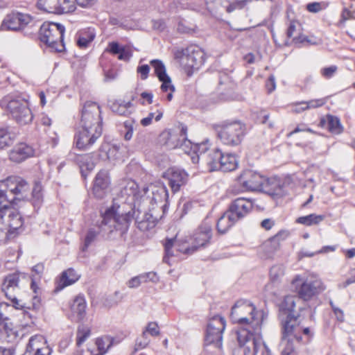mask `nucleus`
<instances>
[{
  "label": "nucleus",
  "instance_id": "46",
  "mask_svg": "<svg viewBox=\"0 0 355 355\" xmlns=\"http://www.w3.org/2000/svg\"><path fill=\"white\" fill-rule=\"evenodd\" d=\"M12 144V139L8 130L5 128H0V149Z\"/></svg>",
  "mask_w": 355,
  "mask_h": 355
},
{
  "label": "nucleus",
  "instance_id": "51",
  "mask_svg": "<svg viewBox=\"0 0 355 355\" xmlns=\"http://www.w3.org/2000/svg\"><path fill=\"white\" fill-rule=\"evenodd\" d=\"M337 70L338 67L336 65H331L322 69L320 73L324 78L329 79L334 76Z\"/></svg>",
  "mask_w": 355,
  "mask_h": 355
},
{
  "label": "nucleus",
  "instance_id": "7",
  "mask_svg": "<svg viewBox=\"0 0 355 355\" xmlns=\"http://www.w3.org/2000/svg\"><path fill=\"white\" fill-rule=\"evenodd\" d=\"M1 106L5 107L13 119L20 125L28 124L33 119L28 102L19 97L3 100Z\"/></svg>",
  "mask_w": 355,
  "mask_h": 355
},
{
  "label": "nucleus",
  "instance_id": "10",
  "mask_svg": "<svg viewBox=\"0 0 355 355\" xmlns=\"http://www.w3.org/2000/svg\"><path fill=\"white\" fill-rule=\"evenodd\" d=\"M6 189L0 190V200L3 203H15V200L19 198L16 196L26 193L29 189L28 182L20 177H9L6 181Z\"/></svg>",
  "mask_w": 355,
  "mask_h": 355
},
{
  "label": "nucleus",
  "instance_id": "21",
  "mask_svg": "<svg viewBox=\"0 0 355 355\" xmlns=\"http://www.w3.org/2000/svg\"><path fill=\"white\" fill-rule=\"evenodd\" d=\"M130 211H131L130 214L132 216L131 221L135 218L137 227L141 231L145 232L154 228L158 221L157 217L155 216L153 213L146 212L141 216H139L140 211L139 210L135 211L131 206H130V210L128 212ZM122 211L124 213L123 211ZM125 213H127V211H125Z\"/></svg>",
  "mask_w": 355,
  "mask_h": 355
},
{
  "label": "nucleus",
  "instance_id": "6",
  "mask_svg": "<svg viewBox=\"0 0 355 355\" xmlns=\"http://www.w3.org/2000/svg\"><path fill=\"white\" fill-rule=\"evenodd\" d=\"M225 327V320L218 315L211 318L207 323L205 345L207 347L210 346L216 348L218 354H221L223 332Z\"/></svg>",
  "mask_w": 355,
  "mask_h": 355
},
{
  "label": "nucleus",
  "instance_id": "11",
  "mask_svg": "<svg viewBox=\"0 0 355 355\" xmlns=\"http://www.w3.org/2000/svg\"><path fill=\"white\" fill-rule=\"evenodd\" d=\"M22 225L23 220L19 213L11 207V204L3 203L0 200V228L13 233Z\"/></svg>",
  "mask_w": 355,
  "mask_h": 355
},
{
  "label": "nucleus",
  "instance_id": "34",
  "mask_svg": "<svg viewBox=\"0 0 355 355\" xmlns=\"http://www.w3.org/2000/svg\"><path fill=\"white\" fill-rule=\"evenodd\" d=\"M326 124L327 128L332 134L340 135L343 132V127L337 116L327 114L326 119L320 120L321 126L324 127Z\"/></svg>",
  "mask_w": 355,
  "mask_h": 355
},
{
  "label": "nucleus",
  "instance_id": "57",
  "mask_svg": "<svg viewBox=\"0 0 355 355\" xmlns=\"http://www.w3.org/2000/svg\"><path fill=\"white\" fill-rule=\"evenodd\" d=\"M322 9V3L319 2H312L306 5V10L313 13L320 12Z\"/></svg>",
  "mask_w": 355,
  "mask_h": 355
},
{
  "label": "nucleus",
  "instance_id": "53",
  "mask_svg": "<svg viewBox=\"0 0 355 355\" xmlns=\"http://www.w3.org/2000/svg\"><path fill=\"white\" fill-rule=\"evenodd\" d=\"M259 343H257V346L255 349V354L257 352L261 349L262 355H271V352L268 346L263 342L261 333L260 334V337L259 338Z\"/></svg>",
  "mask_w": 355,
  "mask_h": 355
},
{
  "label": "nucleus",
  "instance_id": "12",
  "mask_svg": "<svg viewBox=\"0 0 355 355\" xmlns=\"http://www.w3.org/2000/svg\"><path fill=\"white\" fill-rule=\"evenodd\" d=\"M281 324L291 326V334L297 343H307L313 336V333L309 327H304L301 325L300 314H289L284 320H282Z\"/></svg>",
  "mask_w": 355,
  "mask_h": 355
},
{
  "label": "nucleus",
  "instance_id": "24",
  "mask_svg": "<svg viewBox=\"0 0 355 355\" xmlns=\"http://www.w3.org/2000/svg\"><path fill=\"white\" fill-rule=\"evenodd\" d=\"M110 181L106 170L100 171L96 175L92 191L96 198L101 199L105 195Z\"/></svg>",
  "mask_w": 355,
  "mask_h": 355
},
{
  "label": "nucleus",
  "instance_id": "22",
  "mask_svg": "<svg viewBox=\"0 0 355 355\" xmlns=\"http://www.w3.org/2000/svg\"><path fill=\"white\" fill-rule=\"evenodd\" d=\"M177 245L178 251L184 254H191L195 252V250L192 248V245L190 240L184 241L182 243H178L175 239H166L164 243L165 255L163 258V261L170 264L169 258L173 256L172 248L174 244Z\"/></svg>",
  "mask_w": 355,
  "mask_h": 355
},
{
  "label": "nucleus",
  "instance_id": "64",
  "mask_svg": "<svg viewBox=\"0 0 355 355\" xmlns=\"http://www.w3.org/2000/svg\"><path fill=\"white\" fill-rule=\"evenodd\" d=\"M306 130V125L304 123L298 125L293 131L288 133L287 137H291L293 135L300 132H305Z\"/></svg>",
  "mask_w": 355,
  "mask_h": 355
},
{
  "label": "nucleus",
  "instance_id": "48",
  "mask_svg": "<svg viewBox=\"0 0 355 355\" xmlns=\"http://www.w3.org/2000/svg\"><path fill=\"white\" fill-rule=\"evenodd\" d=\"M326 103L325 99H313L309 101H302L299 105H305V108L311 109L322 106Z\"/></svg>",
  "mask_w": 355,
  "mask_h": 355
},
{
  "label": "nucleus",
  "instance_id": "35",
  "mask_svg": "<svg viewBox=\"0 0 355 355\" xmlns=\"http://www.w3.org/2000/svg\"><path fill=\"white\" fill-rule=\"evenodd\" d=\"M237 220L231 214V213L227 210L223 214V215L218 219L216 223V228L220 234L226 233L236 223Z\"/></svg>",
  "mask_w": 355,
  "mask_h": 355
},
{
  "label": "nucleus",
  "instance_id": "43",
  "mask_svg": "<svg viewBox=\"0 0 355 355\" xmlns=\"http://www.w3.org/2000/svg\"><path fill=\"white\" fill-rule=\"evenodd\" d=\"M90 329L83 324L78 327L76 332V345L80 346L90 336Z\"/></svg>",
  "mask_w": 355,
  "mask_h": 355
},
{
  "label": "nucleus",
  "instance_id": "37",
  "mask_svg": "<svg viewBox=\"0 0 355 355\" xmlns=\"http://www.w3.org/2000/svg\"><path fill=\"white\" fill-rule=\"evenodd\" d=\"M45 338L40 334H36L29 338L24 353L22 355H33L45 343Z\"/></svg>",
  "mask_w": 355,
  "mask_h": 355
},
{
  "label": "nucleus",
  "instance_id": "47",
  "mask_svg": "<svg viewBox=\"0 0 355 355\" xmlns=\"http://www.w3.org/2000/svg\"><path fill=\"white\" fill-rule=\"evenodd\" d=\"M149 343H150V339L148 338V334L146 333V331H143L141 337L138 338L136 340L135 352H136L139 349H144L145 347H146L148 346Z\"/></svg>",
  "mask_w": 355,
  "mask_h": 355
},
{
  "label": "nucleus",
  "instance_id": "5",
  "mask_svg": "<svg viewBox=\"0 0 355 355\" xmlns=\"http://www.w3.org/2000/svg\"><path fill=\"white\" fill-rule=\"evenodd\" d=\"M217 131L218 137L225 145L236 146L241 144L245 135L246 126L239 121L223 122Z\"/></svg>",
  "mask_w": 355,
  "mask_h": 355
},
{
  "label": "nucleus",
  "instance_id": "27",
  "mask_svg": "<svg viewBox=\"0 0 355 355\" xmlns=\"http://www.w3.org/2000/svg\"><path fill=\"white\" fill-rule=\"evenodd\" d=\"M19 275L15 273L10 274L4 278L1 285V291L7 299H15L19 291Z\"/></svg>",
  "mask_w": 355,
  "mask_h": 355
},
{
  "label": "nucleus",
  "instance_id": "29",
  "mask_svg": "<svg viewBox=\"0 0 355 355\" xmlns=\"http://www.w3.org/2000/svg\"><path fill=\"white\" fill-rule=\"evenodd\" d=\"M285 266L283 264H276L271 267L269 272L270 282L266 286L267 290H271L272 293H275V288L281 286L285 275Z\"/></svg>",
  "mask_w": 355,
  "mask_h": 355
},
{
  "label": "nucleus",
  "instance_id": "26",
  "mask_svg": "<svg viewBox=\"0 0 355 355\" xmlns=\"http://www.w3.org/2000/svg\"><path fill=\"white\" fill-rule=\"evenodd\" d=\"M35 155V149L25 143H20L10 151L9 158L12 162L20 163Z\"/></svg>",
  "mask_w": 355,
  "mask_h": 355
},
{
  "label": "nucleus",
  "instance_id": "17",
  "mask_svg": "<svg viewBox=\"0 0 355 355\" xmlns=\"http://www.w3.org/2000/svg\"><path fill=\"white\" fill-rule=\"evenodd\" d=\"M212 237L211 225L207 220L203 221L190 237L192 248L195 251L205 247Z\"/></svg>",
  "mask_w": 355,
  "mask_h": 355
},
{
  "label": "nucleus",
  "instance_id": "49",
  "mask_svg": "<svg viewBox=\"0 0 355 355\" xmlns=\"http://www.w3.org/2000/svg\"><path fill=\"white\" fill-rule=\"evenodd\" d=\"M0 327L3 329L7 334L12 333L13 330V324L8 318H3L0 314Z\"/></svg>",
  "mask_w": 355,
  "mask_h": 355
},
{
  "label": "nucleus",
  "instance_id": "8",
  "mask_svg": "<svg viewBox=\"0 0 355 355\" xmlns=\"http://www.w3.org/2000/svg\"><path fill=\"white\" fill-rule=\"evenodd\" d=\"M205 52L197 46H189L186 49L177 50L174 58L182 66L187 69H198L205 61Z\"/></svg>",
  "mask_w": 355,
  "mask_h": 355
},
{
  "label": "nucleus",
  "instance_id": "25",
  "mask_svg": "<svg viewBox=\"0 0 355 355\" xmlns=\"http://www.w3.org/2000/svg\"><path fill=\"white\" fill-rule=\"evenodd\" d=\"M289 234L290 233L288 230H281L274 236L266 241L263 243L261 248L265 252L266 257H271L279 248L281 242L286 240Z\"/></svg>",
  "mask_w": 355,
  "mask_h": 355
},
{
  "label": "nucleus",
  "instance_id": "56",
  "mask_svg": "<svg viewBox=\"0 0 355 355\" xmlns=\"http://www.w3.org/2000/svg\"><path fill=\"white\" fill-rule=\"evenodd\" d=\"M137 71L140 74L141 78L142 80H146L150 71V67L148 64H142L138 66L137 68Z\"/></svg>",
  "mask_w": 355,
  "mask_h": 355
},
{
  "label": "nucleus",
  "instance_id": "39",
  "mask_svg": "<svg viewBox=\"0 0 355 355\" xmlns=\"http://www.w3.org/2000/svg\"><path fill=\"white\" fill-rule=\"evenodd\" d=\"M300 298L294 295H287L279 306V311L286 314V317L289 314H294L296 303L299 302Z\"/></svg>",
  "mask_w": 355,
  "mask_h": 355
},
{
  "label": "nucleus",
  "instance_id": "18",
  "mask_svg": "<svg viewBox=\"0 0 355 355\" xmlns=\"http://www.w3.org/2000/svg\"><path fill=\"white\" fill-rule=\"evenodd\" d=\"M162 177L167 181L173 193L178 192L180 188L187 184L188 180L187 173L175 167L168 168L163 173Z\"/></svg>",
  "mask_w": 355,
  "mask_h": 355
},
{
  "label": "nucleus",
  "instance_id": "52",
  "mask_svg": "<svg viewBox=\"0 0 355 355\" xmlns=\"http://www.w3.org/2000/svg\"><path fill=\"white\" fill-rule=\"evenodd\" d=\"M208 150L207 144V143H201L200 144H196L193 146V152L195 153L199 154L201 156V159L202 160V156H206Z\"/></svg>",
  "mask_w": 355,
  "mask_h": 355
},
{
  "label": "nucleus",
  "instance_id": "61",
  "mask_svg": "<svg viewBox=\"0 0 355 355\" xmlns=\"http://www.w3.org/2000/svg\"><path fill=\"white\" fill-rule=\"evenodd\" d=\"M355 17L353 15V12H351L348 8H345L343 10L341 14V21H345L349 19H354Z\"/></svg>",
  "mask_w": 355,
  "mask_h": 355
},
{
  "label": "nucleus",
  "instance_id": "62",
  "mask_svg": "<svg viewBox=\"0 0 355 355\" xmlns=\"http://www.w3.org/2000/svg\"><path fill=\"white\" fill-rule=\"evenodd\" d=\"M275 225V221L270 218H266L261 223L262 228L269 230Z\"/></svg>",
  "mask_w": 355,
  "mask_h": 355
},
{
  "label": "nucleus",
  "instance_id": "20",
  "mask_svg": "<svg viewBox=\"0 0 355 355\" xmlns=\"http://www.w3.org/2000/svg\"><path fill=\"white\" fill-rule=\"evenodd\" d=\"M102 131L91 130L87 128H78L74 137L76 148L80 150H87L101 137Z\"/></svg>",
  "mask_w": 355,
  "mask_h": 355
},
{
  "label": "nucleus",
  "instance_id": "15",
  "mask_svg": "<svg viewBox=\"0 0 355 355\" xmlns=\"http://www.w3.org/2000/svg\"><path fill=\"white\" fill-rule=\"evenodd\" d=\"M33 21V17L22 12H12L4 18L1 28L3 31H17L23 29Z\"/></svg>",
  "mask_w": 355,
  "mask_h": 355
},
{
  "label": "nucleus",
  "instance_id": "38",
  "mask_svg": "<svg viewBox=\"0 0 355 355\" xmlns=\"http://www.w3.org/2000/svg\"><path fill=\"white\" fill-rule=\"evenodd\" d=\"M132 105L130 101L125 103L119 100L112 102L110 107L113 112L119 115L128 116L132 112L130 108H132Z\"/></svg>",
  "mask_w": 355,
  "mask_h": 355
},
{
  "label": "nucleus",
  "instance_id": "58",
  "mask_svg": "<svg viewBox=\"0 0 355 355\" xmlns=\"http://www.w3.org/2000/svg\"><path fill=\"white\" fill-rule=\"evenodd\" d=\"M153 28L159 31H163L165 30L166 25L163 19L153 20Z\"/></svg>",
  "mask_w": 355,
  "mask_h": 355
},
{
  "label": "nucleus",
  "instance_id": "63",
  "mask_svg": "<svg viewBox=\"0 0 355 355\" xmlns=\"http://www.w3.org/2000/svg\"><path fill=\"white\" fill-rule=\"evenodd\" d=\"M118 55V58L119 60L125 61L128 60L132 56L131 53L129 51L126 50L124 47L122 49V50Z\"/></svg>",
  "mask_w": 355,
  "mask_h": 355
},
{
  "label": "nucleus",
  "instance_id": "36",
  "mask_svg": "<svg viewBox=\"0 0 355 355\" xmlns=\"http://www.w3.org/2000/svg\"><path fill=\"white\" fill-rule=\"evenodd\" d=\"M219 170L230 172L235 170L238 166V161L235 155L223 153L221 161L219 164Z\"/></svg>",
  "mask_w": 355,
  "mask_h": 355
},
{
  "label": "nucleus",
  "instance_id": "23",
  "mask_svg": "<svg viewBox=\"0 0 355 355\" xmlns=\"http://www.w3.org/2000/svg\"><path fill=\"white\" fill-rule=\"evenodd\" d=\"M291 326L282 324L281 355H296L294 345L295 338L291 334Z\"/></svg>",
  "mask_w": 355,
  "mask_h": 355
},
{
  "label": "nucleus",
  "instance_id": "50",
  "mask_svg": "<svg viewBox=\"0 0 355 355\" xmlns=\"http://www.w3.org/2000/svg\"><path fill=\"white\" fill-rule=\"evenodd\" d=\"M133 123L134 121L127 120L124 122V128L125 129V132L124 135V139L126 141H129L132 139L133 135Z\"/></svg>",
  "mask_w": 355,
  "mask_h": 355
},
{
  "label": "nucleus",
  "instance_id": "54",
  "mask_svg": "<svg viewBox=\"0 0 355 355\" xmlns=\"http://www.w3.org/2000/svg\"><path fill=\"white\" fill-rule=\"evenodd\" d=\"M144 331L148 334H150L152 336H156L159 334V330L158 328V325L155 322H149L146 329Z\"/></svg>",
  "mask_w": 355,
  "mask_h": 355
},
{
  "label": "nucleus",
  "instance_id": "59",
  "mask_svg": "<svg viewBox=\"0 0 355 355\" xmlns=\"http://www.w3.org/2000/svg\"><path fill=\"white\" fill-rule=\"evenodd\" d=\"M110 51L114 54L116 55L120 53L123 46H121L118 42H112L109 44Z\"/></svg>",
  "mask_w": 355,
  "mask_h": 355
},
{
  "label": "nucleus",
  "instance_id": "3",
  "mask_svg": "<svg viewBox=\"0 0 355 355\" xmlns=\"http://www.w3.org/2000/svg\"><path fill=\"white\" fill-rule=\"evenodd\" d=\"M64 31V26L59 23L44 22L40 28V41L51 51L63 52L65 51Z\"/></svg>",
  "mask_w": 355,
  "mask_h": 355
},
{
  "label": "nucleus",
  "instance_id": "42",
  "mask_svg": "<svg viewBox=\"0 0 355 355\" xmlns=\"http://www.w3.org/2000/svg\"><path fill=\"white\" fill-rule=\"evenodd\" d=\"M161 139L165 140L164 144L169 148H175L180 145V141L175 143L177 139V135L172 134L170 131H164L160 135Z\"/></svg>",
  "mask_w": 355,
  "mask_h": 355
},
{
  "label": "nucleus",
  "instance_id": "32",
  "mask_svg": "<svg viewBox=\"0 0 355 355\" xmlns=\"http://www.w3.org/2000/svg\"><path fill=\"white\" fill-rule=\"evenodd\" d=\"M76 160L80 166L82 176L85 178L87 177V173L94 168L96 164L93 154L78 155Z\"/></svg>",
  "mask_w": 355,
  "mask_h": 355
},
{
  "label": "nucleus",
  "instance_id": "9",
  "mask_svg": "<svg viewBox=\"0 0 355 355\" xmlns=\"http://www.w3.org/2000/svg\"><path fill=\"white\" fill-rule=\"evenodd\" d=\"M78 128L102 131L100 106L95 102L87 101L82 109Z\"/></svg>",
  "mask_w": 355,
  "mask_h": 355
},
{
  "label": "nucleus",
  "instance_id": "1",
  "mask_svg": "<svg viewBox=\"0 0 355 355\" xmlns=\"http://www.w3.org/2000/svg\"><path fill=\"white\" fill-rule=\"evenodd\" d=\"M230 320L239 324L236 331L238 346L234 355H255V349L261 334L263 313L250 301L239 300L232 307Z\"/></svg>",
  "mask_w": 355,
  "mask_h": 355
},
{
  "label": "nucleus",
  "instance_id": "55",
  "mask_svg": "<svg viewBox=\"0 0 355 355\" xmlns=\"http://www.w3.org/2000/svg\"><path fill=\"white\" fill-rule=\"evenodd\" d=\"M52 352V349L49 347L47 340L45 339L44 345L41 346L33 355H51Z\"/></svg>",
  "mask_w": 355,
  "mask_h": 355
},
{
  "label": "nucleus",
  "instance_id": "14",
  "mask_svg": "<svg viewBox=\"0 0 355 355\" xmlns=\"http://www.w3.org/2000/svg\"><path fill=\"white\" fill-rule=\"evenodd\" d=\"M37 6L40 10L57 15L69 13L76 9L73 0H38Z\"/></svg>",
  "mask_w": 355,
  "mask_h": 355
},
{
  "label": "nucleus",
  "instance_id": "19",
  "mask_svg": "<svg viewBox=\"0 0 355 355\" xmlns=\"http://www.w3.org/2000/svg\"><path fill=\"white\" fill-rule=\"evenodd\" d=\"M254 207V200L247 198H237L232 200L228 211L239 221L247 216Z\"/></svg>",
  "mask_w": 355,
  "mask_h": 355
},
{
  "label": "nucleus",
  "instance_id": "45",
  "mask_svg": "<svg viewBox=\"0 0 355 355\" xmlns=\"http://www.w3.org/2000/svg\"><path fill=\"white\" fill-rule=\"evenodd\" d=\"M94 34L91 31L80 33L77 44L80 48H85L94 39Z\"/></svg>",
  "mask_w": 355,
  "mask_h": 355
},
{
  "label": "nucleus",
  "instance_id": "33",
  "mask_svg": "<svg viewBox=\"0 0 355 355\" xmlns=\"http://www.w3.org/2000/svg\"><path fill=\"white\" fill-rule=\"evenodd\" d=\"M80 277V275L74 269H67L62 273L55 291H60L64 287L74 284L79 279Z\"/></svg>",
  "mask_w": 355,
  "mask_h": 355
},
{
  "label": "nucleus",
  "instance_id": "44",
  "mask_svg": "<svg viewBox=\"0 0 355 355\" xmlns=\"http://www.w3.org/2000/svg\"><path fill=\"white\" fill-rule=\"evenodd\" d=\"M98 351V355H104L112 345V340L109 337L98 338L96 340Z\"/></svg>",
  "mask_w": 355,
  "mask_h": 355
},
{
  "label": "nucleus",
  "instance_id": "4",
  "mask_svg": "<svg viewBox=\"0 0 355 355\" xmlns=\"http://www.w3.org/2000/svg\"><path fill=\"white\" fill-rule=\"evenodd\" d=\"M291 285L299 298L308 301L323 291L322 283L313 275H297L291 281Z\"/></svg>",
  "mask_w": 355,
  "mask_h": 355
},
{
  "label": "nucleus",
  "instance_id": "2",
  "mask_svg": "<svg viewBox=\"0 0 355 355\" xmlns=\"http://www.w3.org/2000/svg\"><path fill=\"white\" fill-rule=\"evenodd\" d=\"M131 211L123 213L121 207L114 206L107 209L102 215V220L98 226V230L94 228L89 229L85 237L84 244L82 247L83 251H86L89 246L95 241L97 236L101 234L102 236L110 239L122 238L125 239L124 236L127 233L132 216Z\"/></svg>",
  "mask_w": 355,
  "mask_h": 355
},
{
  "label": "nucleus",
  "instance_id": "40",
  "mask_svg": "<svg viewBox=\"0 0 355 355\" xmlns=\"http://www.w3.org/2000/svg\"><path fill=\"white\" fill-rule=\"evenodd\" d=\"M32 201L34 207H40L43 201L42 186L40 181H35L32 190Z\"/></svg>",
  "mask_w": 355,
  "mask_h": 355
},
{
  "label": "nucleus",
  "instance_id": "31",
  "mask_svg": "<svg viewBox=\"0 0 355 355\" xmlns=\"http://www.w3.org/2000/svg\"><path fill=\"white\" fill-rule=\"evenodd\" d=\"M223 153L218 148H213L208 150L206 156H202V160L205 162L209 171L219 170V164L221 161Z\"/></svg>",
  "mask_w": 355,
  "mask_h": 355
},
{
  "label": "nucleus",
  "instance_id": "13",
  "mask_svg": "<svg viewBox=\"0 0 355 355\" xmlns=\"http://www.w3.org/2000/svg\"><path fill=\"white\" fill-rule=\"evenodd\" d=\"M150 64L154 69L155 76L162 82L160 89L164 93H167L166 98L171 101L173 98V94L175 92V87L172 84L171 78L166 73L164 64L160 60L155 59L150 61Z\"/></svg>",
  "mask_w": 355,
  "mask_h": 355
},
{
  "label": "nucleus",
  "instance_id": "28",
  "mask_svg": "<svg viewBox=\"0 0 355 355\" xmlns=\"http://www.w3.org/2000/svg\"><path fill=\"white\" fill-rule=\"evenodd\" d=\"M150 189L152 193L151 202L156 205L164 203L162 205L161 208L163 209V214H164L168 198L166 187L162 182H157L156 184L150 185Z\"/></svg>",
  "mask_w": 355,
  "mask_h": 355
},
{
  "label": "nucleus",
  "instance_id": "30",
  "mask_svg": "<svg viewBox=\"0 0 355 355\" xmlns=\"http://www.w3.org/2000/svg\"><path fill=\"white\" fill-rule=\"evenodd\" d=\"M86 300L82 295H78L73 300L71 304V311L78 322L84 319L86 315Z\"/></svg>",
  "mask_w": 355,
  "mask_h": 355
},
{
  "label": "nucleus",
  "instance_id": "41",
  "mask_svg": "<svg viewBox=\"0 0 355 355\" xmlns=\"http://www.w3.org/2000/svg\"><path fill=\"white\" fill-rule=\"evenodd\" d=\"M324 219V216L311 214L307 216H301L296 219V223L304 225L306 226H311L313 225H318Z\"/></svg>",
  "mask_w": 355,
  "mask_h": 355
},
{
  "label": "nucleus",
  "instance_id": "16",
  "mask_svg": "<svg viewBox=\"0 0 355 355\" xmlns=\"http://www.w3.org/2000/svg\"><path fill=\"white\" fill-rule=\"evenodd\" d=\"M266 179L260 174L252 171L245 170L238 177V182L243 191H255L263 188Z\"/></svg>",
  "mask_w": 355,
  "mask_h": 355
},
{
  "label": "nucleus",
  "instance_id": "60",
  "mask_svg": "<svg viewBox=\"0 0 355 355\" xmlns=\"http://www.w3.org/2000/svg\"><path fill=\"white\" fill-rule=\"evenodd\" d=\"M266 87L268 93H271L275 89V79L274 76L271 75L269 76L266 83Z\"/></svg>",
  "mask_w": 355,
  "mask_h": 355
}]
</instances>
